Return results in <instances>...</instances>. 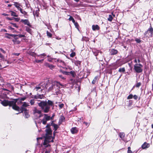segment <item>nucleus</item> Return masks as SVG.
Segmentation results:
<instances>
[{"label": "nucleus", "instance_id": "40", "mask_svg": "<svg viewBox=\"0 0 153 153\" xmlns=\"http://www.w3.org/2000/svg\"><path fill=\"white\" fill-rule=\"evenodd\" d=\"M44 59H42V60H36V62L39 63L40 62H42L43 61Z\"/></svg>", "mask_w": 153, "mask_h": 153}, {"label": "nucleus", "instance_id": "47", "mask_svg": "<svg viewBox=\"0 0 153 153\" xmlns=\"http://www.w3.org/2000/svg\"><path fill=\"white\" fill-rule=\"evenodd\" d=\"M34 99H39V94H37L34 96Z\"/></svg>", "mask_w": 153, "mask_h": 153}, {"label": "nucleus", "instance_id": "2", "mask_svg": "<svg viewBox=\"0 0 153 153\" xmlns=\"http://www.w3.org/2000/svg\"><path fill=\"white\" fill-rule=\"evenodd\" d=\"M29 106L27 103L24 102H23V104L20 107L18 106L16 104L13 107V108L15 110L20 111V112H22L24 110H27L26 108Z\"/></svg>", "mask_w": 153, "mask_h": 153}, {"label": "nucleus", "instance_id": "13", "mask_svg": "<svg viewBox=\"0 0 153 153\" xmlns=\"http://www.w3.org/2000/svg\"><path fill=\"white\" fill-rule=\"evenodd\" d=\"M65 117L63 115H61L59 120V125H60L62 122H64L65 121Z\"/></svg>", "mask_w": 153, "mask_h": 153}, {"label": "nucleus", "instance_id": "54", "mask_svg": "<svg viewBox=\"0 0 153 153\" xmlns=\"http://www.w3.org/2000/svg\"><path fill=\"white\" fill-rule=\"evenodd\" d=\"M59 76L60 77L61 79H65V78L63 77L62 75H59Z\"/></svg>", "mask_w": 153, "mask_h": 153}, {"label": "nucleus", "instance_id": "38", "mask_svg": "<svg viewBox=\"0 0 153 153\" xmlns=\"http://www.w3.org/2000/svg\"><path fill=\"white\" fill-rule=\"evenodd\" d=\"M30 103L31 105H33L34 104L35 102L34 100H31L30 101Z\"/></svg>", "mask_w": 153, "mask_h": 153}, {"label": "nucleus", "instance_id": "29", "mask_svg": "<svg viewBox=\"0 0 153 153\" xmlns=\"http://www.w3.org/2000/svg\"><path fill=\"white\" fill-rule=\"evenodd\" d=\"M98 76H96L94 78L93 80L92 81V83L93 84H95V83L96 82V81H97V80L98 79Z\"/></svg>", "mask_w": 153, "mask_h": 153}, {"label": "nucleus", "instance_id": "60", "mask_svg": "<svg viewBox=\"0 0 153 153\" xmlns=\"http://www.w3.org/2000/svg\"><path fill=\"white\" fill-rule=\"evenodd\" d=\"M50 124H48L47 125V126H46V128H47L48 129V128H50Z\"/></svg>", "mask_w": 153, "mask_h": 153}, {"label": "nucleus", "instance_id": "51", "mask_svg": "<svg viewBox=\"0 0 153 153\" xmlns=\"http://www.w3.org/2000/svg\"><path fill=\"white\" fill-rule=\"evenodd\" d=\"M6 34L8 35L9 36H12V37H14L15 36V35H16L15 34H9L8 33H6Z\"/></svg>", "mask_w": 153, "mask_h": 153}, {"label": "nucleus", "instance_id": "42", "mask_svg": "<svg viewBox=\"0 0 153 153\" xmlns=\"http://www.w3.org/2000/svg\"><path fill=\"white\" fill-rule=\"evenodd\" d=\"M135 41L137 42V43H140L141 41L139 39L136 38L135 39Z\"/></svg>", "mask_w": 153, "mask_h": 153}, {"label": "nucleus", "instance_id": "15", "mask_svg": "<svg viewBox=\"0 0 153 153\" xmlns=\"http://www.w3.org/2000/svg\"><path fill=\"white\" fill-rule=\"evenodd\" d=\"M92 30L94 31L99 30L100 29V27L98 25H93L92 26Z\"/></svg>", "mask_w": 153, "mask_h": 153}, {"label": "nucleus", "instance_id": "4", "mask_svg": "<svg viewBox=\"0 0 153 153\" xmlns=\"http://www.w3.org/2000/svg\"><path fill=\"white\" fill-rule=\"evenodd\" d=\"M17 101L16 100H13L9 101L6 100H4L1 102V104L4 106H7L8 105L10 106H12V107L15 105Z\"/></svg>", "mask_w": 153, "mask_h": 153}, {"label": "nucleus", "instance_id": "9", "mask_svg": "<svg viewBox=\"0 0 153 153\" xmlns=\"http://www.w3.org/2000/svg\"><path fill=\"white\" fill-rule=\"evenodd\" d=\"M52 131L50 128H48L46 130V134L45 136V139L49 140L51 138Z\"/></svg>", "mask_w": 153, "mask_h": 153}, {"label": "nucleus", "instance_id": "61", "mask_svg": "<svg viewBox=\"0 0 153 153\" xmlns=\"http://www.w3.org/2000/svg\"><path fill=\"white\" fill-rule=\"evenodd\" d=\"M83 123L85 124V125H86V126H88L89 125V124H88V123H87V122H83Z\"/></svg>", "mask_w": 153, "mask_h": 153}, {"label": "nucleus", "instance_id": "21", "mask_svg": "<svg viewBox=\"0 0 153 153\" xmlns=\"http://www.w3.org/2000/svg\"><path fill=\"white\" fill-rule=\"evenodd\" d=\"M51 125L54 127L55 131H56L59 127L57 125L53 123V122L51 123Z\"/></svg>", "mask_w": 153, "mask_h": 153}, {"label": "nucleus", "instance_id": "52", "mask_svg": "<svg viewBox=\"0 0 153 153\" xmlns=\"http://www.w3.org/2000/svg\"><path fill=\"white\" fill-rule=\"evenodd\" d=\"M18 35H16L14 37V39L13 40H17L18 38Z\"/></svg>", "mask_w": 153, "mask_h": 153}, {"label": "nucleus", "instance_id": "22", "mask_svg": "<svg viewBox=\"0 0 153 153\" xmlns=\"http://www.w3.org/2000/svg\"><path fill=\"white\" fill-rule=\"evenodd\" d=\"M115 16V15L114 14H113V13H112V15H109L108 16V20L110 22H111L113 18V17Z\"/></svg>", "mask_w": 153, "mask_h": 153}, {"label": "nucleus", "instance_id": "23", "mask_svg": "<svg viewBox=\"0 0 153 153\" xmlns=\"http://www.w3.org/2000/svg\"><path fill=\"white\" fill-rule=\"evenodd\" d=\"M41 87H40L39 84L38 85H37L34 88V90H35L36 91H42L41 90Z\"/></svg>", "mask_w": 153, "mask_h": 153}, {"label": "nucleus", "instance_id": "17", "mask_svg": "<svg viewBox=\"0 0 153 153\" xmlns=\"http://www.w3.org/2000/svg\"><path fill=\"white\" fill-rule=\"evenodd\" d=\"M117 50L113 49L111 50L110 53L111 55H115L117 53Z\"/></svg>", "mask_w": 153, "mask_h": 153}, {"label": "nucleus", "instance_id": "28", "mask_svg": "<svg viewBox=\"0 0 153 153\" xmlns=\"http://www.w3.org/2000/svg\"><path fill=\"white\" fill-rule=\"evenodd\" d=\"M9 12L11 13V15L12 16H15V17H17L18 15L16 14V13L13 12L12 11H10Z\"/></svg>", "mask_w": 153, "mask_h": 153}, {"label": "nucleus", "instance_id": "6", "mask_svg": "<svg viewBox=\"0 0 153 153\" xmlns=\"http://www.w3.org/2000/svg\"><path fill=\"white\" fill-rule=\"evenodd\" d=\"M143 66L141 64H135L134 66V69L137 73H140L143 71Z\"/></svg>", "mask_w": 153, "mask_h": 153}, {"label": "nucleus", "instance_id": "24", "mask_svg": "<svg viewBox=\"0 0 153 153\" xmlns=\"http://www.w3.org/2000/svg\"><path fill=\"white\" fill-rule=\"evenodd\" d=\"M20 12L23 14L25 18H27L26 16H28L27 13L25 11L23 10L22 9H21L20 11Z\"/></svg>", "mask_w": 153, "mask_h": 153}, {"label": "nucleus", "instance_id": "30", "mask_svg": "<svg viewBox=\"0 0 153 153\" xmlns=\"http://www.w3.org/2000/svg\"><path fill=\"white\" fill-rule=\"evenodd\" d=\"M25 30L28 33H29L30 34L31 33V29L29 27H26V28H25Z\"/></svg>", "mask_w": 153, "mask_h": 153}, {"label": "nucleus", "instance_id": "35", "mask_svg": "<svg viewBox=\"0 0 153 153\" xmlns=\"http://www.w3.org/2000/svg\"><path fill=\"white\" fill-rule=\"evenodd\" d=\"M118 71L119 72H124L125 71V69L124 68H120L119 69Z\"/></svg>", "mask_w": 153, "mask_h": 153}, {"label": "nucleus", "instance_id": "62", "mask_svg": "<svg viewBox=\"0 0 153 153\" xmlns=\"http://www.w3.org/2000/svg\"><path fill=\"white\" fill-rule=\"evenodd\" d=\"M134 62L136 63L135 64H138L137 63V60L136 58H135L134 60Z\"/></svg>", "mask_w": 153, "mask_h": 153}, {"label": "nucleus", "instance_id": "1", "mask_svg": "<svg viewBox=\"0 0 153 153\" xmlns=\"http://www.w3.org/2000/svg\"><path fill=\"white\" fill-rule=\"evenodd\" d=\"M38 104L44 112L47 113L49 111L50 107L48 105L46 101H41L40 102L38 103Z\"/></svg>", "mask_w": 153, "mask_h": 153}, {"label": "nucleus", "instance_id": "18", "mask_svg": "<svg viewBox=\"0 0 153 153\" xmlns=\"http://www.w3.org/2000/svg\"><path fill=\"white\" fill-rule=\"evenodd\" d=\"M92 51L94 54L95 56H97L98 53H99V51L98 50L96 49L95 48L93 49L92 50Z\"/></svg>", "mask_w": 153, "mask_h": 153}, {"label": "nucleus", "instance_id": "58", "mask_svg": "<svg viewBox=\"0 0 153 153\" xmlns=\"http://www.w3.org/2000/svg\"><path fill=\"white\" fill-rule=\"evenodd\" d=\"M53 59L51 58H49L48 59V61H49L50 62H52V60Z\"/></svg>", "mask_w": 153, "mask_h": 153}, {"label": "nucleus", "instance_id": "46", "mask_svg": "<svg viewBox=\"0 0 153 153\" xmlns=\"http://www.w3.org/2000/svg\"><path fill=\"white\" fill-rule=\"evenodd\" d=\"M39 99H42L44 98V96L43 94H39Z\"/></svg>", "mask_w": 153, "mask_h": 153}, {"label": "nucleus", "instance_id": "48", "mask_svg": "<svg viewBox=\"0 0 153 153\" xmlns=\"http://www.w3.org/2000/svg\"><path fill=\"white\" fill-rule=\"evenodd\" d=\"M74 23L75 27L76 28H78V27H79V25L78 24V23L77 22H75V23Z\"/></svg>", "mask_w": 153, "mask_h": 153}, {"label": "nucleus", "instance_id": "49", "mask_svg": "<svg viewBox=\"0 0 153 153\" xmlns=\"http://www.w3.org/2000/svg\"><path fill=\"white\" fill-rule=\"evenodd\" d=\"M10 24L12 25H13V26L14 27H16V28H18V26H17L15 23H11Z\"/></svg>", "mask_w": 153, "mask_h": 153}, {"label": "nucleus", "instance_id": "63", "mask_svg": "<svg viewBox=\"0 0 153 153\" xmlns=\"http://www.w3.org/2000/svg\"><path fill=\"white\" fill-rule=\"evenodd\" d=\"M56 61L57 62H63V61L62 60H59V59H57Z\"/></svg>", "mask_w": 153, "mask_h": 153}, {"label": "nucleus", "instance_id": "14", "mask_svg": "<svg viewBox=\"0 0 153 153\" xmlns=\"http://www.w3.org/2000/svg\"><path fill=\"white\" fill-rule=\"evenodd\" d=\"M150 145L146 142H145L142 146V147L143 149H145L149 148V147Z\"/></svg>", "mask_w": 153, "mask_h": 153}, {"label": "nucleus", "instance_id": "3", "mask_svg": "<svg viewBox=\"0 0 153 153\" xmlns=\"http://www.w3.org/2000/svg\"><path fill=\"white\" fill-rule=\"evenodd\" d=\"M54 86V88L51 91L53 93H55V94H54L58 95L60 94V91L59 89L61 88V86H62V85L59 82H57L56 85Z\"/></svg>", "mask_w": 153, "mask_h": 153}, {"label": "nucleus", "instance_id": "31", "mask_svg": "<svg viewBox=\"0 0 153 153\" xmlns=\"http://www.w3.org/2000/svg\"><path fill=\"white\" fill-rule=\"evenodd\" d=\"M70 75H71L73 77H75L76 76V74L74 71H71L70 72Z\"/></svg>", "mask_w": 153, "mask_h": 153}, {"label": "nucleus", "instance_id": "45", "mask_svg": "<svg viewBox=\"0 0 153 153\" xmlns=\"http://www.w3.org/2000/svg\"><path fill=\"white\" fill-rule=\"evenodd\" d=\"M18 36L19 38H22V37H25V36L24 35L22 34H19L18 35Z\"/></svg>", "mask_w": 153, "mask_h": 153}, {"label": "nucleus", "instance_id": "12", "mask_svg": "<svg viewBox=\"0 0 153 153\" xmlns=\"http://www.w3.org/2000/svg\"><path fill=\"white\" fill-rule=\"evenodd\" d=\"M49 141V140H48L45 139V140L44 141L43 145L45 146V148L49 147V149H50V145L48 144Z\"/></svg>", "mask_w": 153, "mask_h": 153}, {"label": "nucleus", "instance_id": "59", "mask_svg": "<svg viewBox=\"0 0 153 153\" xmlns=\"http://www.w3.org/2000/svg\"><path fill=\"white\" fill-rule=\"evenodd\" d=\"M43 56V57H44V56H46V54H45V53H43L42 54H41L39 55L38 56Z\"/></svg>", "mask_w": 153, "mask_h": 153}, {"label": "nucleus", "instance_id": "36", "mask_svg": "<svg viewBox=\"0 0 153 153\" xmlns=\"http://www.w3.org/2000/svg\"><path fill=\"white\" fill-rule=\"evenodd\" d=\"M68 19L70 21H72L73 23H75V22L74 19L71 16H70Z\"/></svg>", "mask_w": 153, "mask_h": 153}, {"label": "nucleus", "instance_id": "50", "mask_svg": "<svg viewBox=\"0 0 153 153\" xmlns=\"http://www.w3.org/2000/svg\"><path fill=\"white\" fill-rule=\"evenodd\" d=\"M141 85V83L140 82H138L137 83V84L136 85V87H139Z\"/></svg>", "mask_w": 153, "mask_h": 153}, {"label": "nucleus", "instance_id": "53", "mask_svg": "<svg viewBox=\"0 0 153 153\" xmlns=\"http://www.w3.org/2000/svg\"><path fill=\"white\" fill-rule=\"evenodd\" d=\"M0 50L3 53H6L5 51L1 48H0Z\"/></svg>", "mask_w": 153, "mask_h": 153}, {"label": "nucleus", "instance_id": "5", "mask_svg": "<svg viewBox=\"0 0 153 153\" xmlns=\"http://www.w3.org/2000/svg\"><path fill=\"white\" fill-rule=\"evenodd\" d=\"M33 113L35 119H37L43 116V114L42 113L41 110L37 109L35 108L33 110Z\"/></svg>", "mask_w": 153, "mask_h": 153}, {"label": "nucleus", "instance_id": "39", "mask_svg": "<svg viewBox=\"0 0 153 153\" xmlns=\"http://www.w3.org/2000/svg\"><path fill=\"white\" fill-rule=\"evenodd\" d=\"M133 97V96L132 94H130L127 97L128 99H132Z\"/></svg>", "mask_w": 153, "mask_h": 153}, {"label": "nucleus", "instance_id": "27", "mask_svg": "<svg viewBox=\"0 0 153 153\" xmlns=\"http://www.w3.org/2000/svg\"><path fill=\"white\" fill-rule=\"evenodd\" d=\"M119 136L121 139L123 140V139L124 138V137H125V134L123 133H119Z\"/></svg>", "mask_w": 153, "mask_h": 153}, {"label": "nucleus", "instance_id": "37", "mask_svg": "<svg viewBox=\"0 0 153 153\" xmlns=\"http://www.w3.org/2000/svg\"><path fill=\"white\" fill-rule=\"evenodd\" d=\"M47 36L49 37H51L52 36V34L48 31H47Z\"/></svg>", "mask_w": 153, "mask_h": 153}, {"label": "nucleus", "instance_id": "26", "mask_svg": "<svg viewBox=\"0 0 153 153\" xmlns=\"http://www.w3.org/2000/svg\"><path fill=\"white\" fill-rule=\"evenodd\" d=\"M47 102L48 105H49L50 107L53 105V102L51 100H48V102Z\"/></svg>", "mask_w": 153, "mask_h": 153}, {"label": "nucleus", "instance_id": "41", "mask_svg": "<svg viewBox=\"0 0 153 153\" xmlns=\"http://www.w3.org/2000/svg\"><path fill=\"white\" fill-rule=\"evenodd\" d=\"M75 55V53L73 52L70 55V56L71 57H74Z\"/></svg>", "mask_w": 153, "mask_h": 153}, {"label": "nucleus", "instance_id": "33", "mask_svg": "<svg viewBox=\"0 0 153 153\" xmlns=\"http://www.w3.org/2000/svg\"><path fill=\"white\" fill-rule=\"evenodd\" d=\"M46 65L51 69H53L54 68V65H50L49 64H47Z\"/></svg>", "mask_w": 153, "mask_h": 153}, {"label": "nucleus", "instance_id": "10", "mask_svg": "<svg viewBox=\"0 0 153 153\" xmlns=\"http://www.w3.org/2000/svg\"><path fill=\"white\" fill-rule=\"evenodd\" d=\"M39 85L40 87H41L42 91L45 88L47 89V83L46 84L45 82H42Z\"/></svg>", "mask_w": 153, "mask_h": 153}, {"label": "nucleus", "instance_id": "43", "mask_svg": "<svg viewBox=\"0 0 153 153\" xmlns=\"http://www.w3.org/2000/svg\"><path fill=\"white\" fill-rule=\"evenodd\" d=\"M63 73L65 75H70V72H67V71H64L63 72Z\"/></svg>", "mask_w": 153, "mask_h": 153}, {"label": "nucleus", "instance_id": "57", "mask_svg": "<svg viewBox=\"0 0 153 153\" xmlns=\"http://www.w3.org/2000/svg\"><path fill=\"white\" fill-rule=\"evenodd\" d=\"M134 99L135 100H137V96L136 95H134L133 96Z\"/></svg>", "mask_w": 153, "mask_h": 153}, {"label": "nucleus", "instance_id": "25", "mask_svg": "<svg viewBox=\"0 0 153 153\" xmlns=\"http://www.w3.org/2000/svg\"><path fill=\"white\" fill-rule=\"evenodd\" d=\"M148 31H149L151 33L150 36H152L153 32V28L151 27V26L148 29Z\"/></svg>", "mask_w": 153, "mask_h": 153}, {"label": "nucleus", "instance_id": "11", "mask_svg": "<svg viewBox=\"0 0 153 153\" xmlns=\"http://www.w3.org/2000/svg\"><path fill=\"white\" fill-rule=\"evenodd\" d=\"M21 22L23 23L24 25H27L31 27V25H30L29 21L28 19H22L20 21Z\"/></svg>", "mask_w": 153, "mask_h": 153}, {"label": "nucleus", "instance_id": "56", "mask_svg": "<svg viewBox=\"0 0 153 153\" xmlns=\"http://www.w3.org/2000/svg\"><path fill=\"white\" fill-rule=\"evenodd\" d=\"M51 151V150L50 149H49L48 150H46L45 153H49Z\"/></svg>", "mask_w": 153, "mask_h": 153}, {"label": "nucleus", "instance_id": "7", "mask_svg": "<svg viewBox=\"0 0 153 153\" xmlns=\"http://www.w3.org/2000/svg\"><path fill=\"white\" fill-rule=\"evenodd\" d=\"M57 83V82L56 81H52L51 82H47V88L48 87V91H51L52 90L53 86L56 85Z\"/></svg>", "mask_w": 153, "mask_h": 153}, {"label": "nucleus", "instance_id": "32", "mask_svg": "<svg viewBox=\"0 0 153 153\" xmlns=\"http://www.w3.org/2000/svg\"><path fill=\"white\" fill-rule=\"evenodd\" d=\"M12 41L15 44H19L20 43V41L17 40H13Z\"/></svg>", "mask_w": 153, "mask_h": 153}, {"label": "nucleus", "instance_id": "16", "mask_svg": "<svg viewBox=\"0 0 153 153\" xmlns=\"http://www.w3.org/2000/svg\"><path fill=\"white\" fill-rule=\"evenodd\" d=\"M71 132L72 134H75L77 133L78 130L76 127L72 128L71 130Z\"/></svg>", "mask_w": 153, "mask_h": 153}, {"label": "nucleus", "instance_id": "19", "mask_svg": "<svg viewBox=\"0 0 153 153\" xmlns=\"http://www.w3.org/2000/svg\"><path fill=\"white\" fill-rule=\"evenodd\" d=\"M14 3V5L17 8L18 10H19L20 11L21 9H22L20 7V4L16 2H15Z\"/></svg>", "mask_w": 153, "mask_h": 153}, {"label": "nucleus", "instance_id": "55", "mask_svg": "<svg viewBox=\"0 0 153 153\" xmlns=\"http://www.w3.org/2000/svg\"><path fill=\"white\" fill-rule=\"evenodd\" d=\"M4 56L0 53V58L2 59H4Z\"/></svg>", "mask_w": 153, "mask_h": 153}, {"label": "nucleus", "instance_id": "64", "mask_svg": "<svg viewBox=\"0 0 153 153\" xmlns=\"http://www.w3.org/2000/svg\"><path fill=\"white\" fill-rule=\"evenodd\" d=\"M15 21L16 22H18L19 20V19L18 18H14Z\"/></svg>", "mask_w": 153, "mask_h": 153}, {"label": "nucleus", "instance_id": "44", "mask_svg": "<svg viewBox=\"0 0 153 153\" xmlns=\"http://www.w3.org/2000/svg\"><path fill=\"white\" fill-rule=\"evenodd\" d=\"M64 106V105L63 103H62L60 104H59V109H62L63 107Z\"/></svg>", "mask_w": 153, "mask_h": 153}, {"label": "nucleus", "instance_id": "8", "mask_svg": "<svg viewBox=\"0 0 153 153\" xmlns=\"http://www.w3.org/2000/svg\"><path fill=\"white\" fill-rule=\"evenodd\" d=\"M43 116H44L41 122L43 124L45 125L46 124L47 121L50 120L51 118L50 116L46 114H43Z\"/></svg>", "mask_w": 153, "mask_h": 153}, {"label": "nucleus", "instance_id": "20", "mask_svg": "<svg viewBox=\"0 0 153 153\" xmlns=\"http://www.w3.org/2000/svg\"><path fill=\"white\" fill-rule=\"evenodd\" d=\"M24 114L25 117L26 118H28L29 116L30 115L29 114V111L27 110H24Z\"/></svg>", "mask_w": 153, "mask_h": 153}, {"label": "nucleus", "instance_id": "34", "mask_svg": "<svg viewBox=\"0 0 153 153\" xmlns=\"http://www.w3.org/2000/svg\"><path fill=\"white\" fill-rule=\"evenodd\" d=\"M26 98V97H23L20 98L18 99V100L20 102H21L22 101L25 100Z\"/></svg>", "mask_w": 153, "mask_h": 153}]
</instances>
